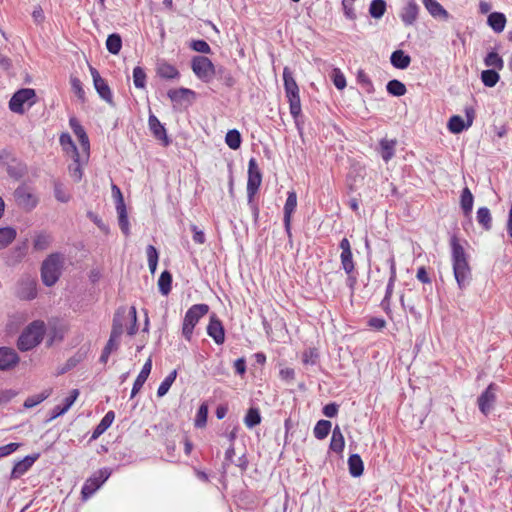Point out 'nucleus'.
<instances>
[{"instance_id": "46", "label": "nucleus", "mask_w": 512, "mask_h": 512, "mask_svg": "<svg viewBox=\"0 0 512 512\" xmlns=\"http://www.w3.org/2000/svg\"><path fill=\"white\" fill-rule=\"evenodd\" d=\"M386 11V2L384 0H372L369 13L375 19H380Z\"/></svg>"}, {"instance_id": "22", "label": "nucleus", "mask_w": 512, "mask_h": 512, "mask_svg": "<svg viewBox=\"0 0 512 512\" xmlns=\"http://www.w3.org/2000/svg\"><path fill=\"white\" fill-rule=\"evenodd\" d=\"M495 401L494 384H490L486 390L479 396L478 405L483 414H487L493 402Z\"/></svg>"}, {"instance_id": "60", "label": "nucleus", "mask_w": 512, "mask_h": 512, "mask_svg": "<svg viewBox=\"0 0 512 512\" xmlns=\"http://www.w3.org/2000/svg\"><path fill=\"white\" fill-rule=\"evenodd\" d=\"M333 83L339 90H342L346 87V79L339 69H335L333 72Z\"/></svg>"}, {"instance_id": "57", "label": "nucleus", "mask_w": 512, "mask_h": 512, "mask_svg": "<svg viewBox=\"0 0 512 512\" xmlns=\"http://www.w3.org/2000/svg\"><path fill=\"white\" fill-rule=\"evenodd\" d=\"M191 48L194 51L203 53V54H209L211 53V48L209 44L205 40H194L191 43Z\"/></svg>"}, {"instance_id": "39", "label": "nucleus", "mask_w": 512, "mask_h": 512, "mask_svg": "<svg viewBox=\"0 0 512 512\" xmlns=\"http://www.w3.org/2000/svg\"><path fill=\"white\" fill-rule=\"evenodd\" d=\"M484 64L487 67H493L495 70H502L504 68V61L495 51H490L484 58Z\"/></svg>"}, {"instance_id": "14", "label": "nucleus", "mask_w": 512, "mask_h": 512, "mask_svg": "<svg viewBox=\"0 0 512 512\" xmlns=\"http://www.w3.org/2000/svg\"><path fill=\"white\" fill-rule=\"evenodd\" d=\"M90 72L93 78L94 87L99 96L107 103L112 104V92L107 82L100 76L99 72L95 68L91 67Z\"/></svg>"}, {"instance_id": "15", "label": "nucleus", "mask_w": 512, "mask_h": 512, "mask_svg": "<svg viewBox=\"0 0 512 512\" xmlns=\"http://www.w3.org/2000/svg\"><path fill=\"white\" fill-rule=\"evenodd\" d=\"M207 334L215 341L216 344H223L225 341V330L222 322L217 318L215 314L210 316L209 323L207 325Z\"/></svg>"}, {"instance_id": "61", "label": "nucleus", "mask_w": 512, "mask_h": 512, "mask_svg": "<svg viewBox=\"0 0 512 512\" xmlns=\"http://www.w3.org/2000/svg\"><path fill=\"white\" fill-rule=\"evenodd\" d=\"M353 1L354 0H343L342 1L345 16L351 20L356 18V14H355L354 8H353Z\"/></svg>"}, {"instance_id": "52", "label": "nucleus", "mask_w": 512, "mask_h": 512, "mask_svg": "<svg viewBox=\"0 0 512 512\" xmlns=\"http://www.w3.org/2000/svg\"><path fill=\"white\" fill-rule=\"evenodd\" d=\"M357 82L361 85V87L369 94L374 92V86L370 77L363 71L360 70L357 74Z\"/></svg>"}, {"instance_id": "30", "label": "nucleus", "mask_w": 512, "mask_h": 512, "mask_svg": "<svg viewBox=\"0 0 512 512\" xmlns=\"http://www.w3.org/2000/svg\"><path fill=\"white\" fill-rule=\"evenodd\" d=\"M474 197L468 187L462 190L460 206L465 216H469L473 209Z\"/></svg>"}, {"instance_id": "41", "label": "nucleus", "mask_w": 512, "mask_h": 512, "mask_svg": "<svg viewBox=\"0 0 512 512\" xmlns=\"http://www.w3.org/2000/svg\"><path fill=\"white\" fill-rule=\"evenodd\" d=\"M176 377H177V370L171 371L165 377V379L161 382V384L158 387V390H157L158 397H163L168 393V391H169L170 387L172 386V384L174 383Z\"/></svg>"}, {"instance_id": "26", "label": "nucleus", "mask_w": 512, "mask_h": 512, "mask_svg": "<svg viewBox=\"0 0 512 512\" xmlns=\"http://www.w3.org/2000/svg\"><path fill=\"white\" fill-rule=\"evenodd\" d=\"M487 23L494 32L501 33L506 25V17L503 13L492 12L487 18Z\"/></svg>"}, {"instance_id": "40", "label": "nucleus", "mask_w": 512, "mask_h": 512, "mask_svg": "<svg viewBox=\"0 0 512 512\" xmlns=\"http://www.w3.org/2000/svg\"><path fill=\"white\" fill-rule=\"evenodd\" d=\"M468 125L464 121V119L459 115L452 116L448 121V129L455 134L461 133L462 131L468 129Z\"/></svg>"}, {"instance_id": "33", "label": "nucleus", "mask_w": 512, "mask_h": 512, "mask_svg": "<svg viewBox=\"0 0 512 512\" xmlns=\"http://www.w3.org/2000/svg\"><path fill=\"white\" fill-rule=\"evenodd\" d=\"M395 146H396V140L382 139L380 141V148H381L380 153H381L382 159L385 162H388L389 160H391L393 158Z\"/></svg>"}, {"instance_id": "47", "label": "nucleus", "mask_w": 512, "mask_h": 512, "mask_svg": "<svg viewBox=\"0 0 512 512\" xmlns=\"http://www.w3.org/2000/svg\"><path fill=\"white\" fill-rule=\"evenodd\" d=\"M477 221L480 225L483 226L485 230H489L491 228V214L487 207H480L477 211Z\"/></svg>"}, {"instance_id": "64", "label": "nucleus", "mask_w": 512, "mask_h": 512, "mask_svg": "<svg viewBox=\"0 0 512 512\" xmlns=\"http://www.w3.org/2000/svg\"><path fill=\"white\" fill-rule=\"evenodd\" d=\"M368 325L376 330H382L386 326V321L383 318L372 317L368 321Z\"/></svg>"}, {"instance_id": "59", "label": "nucleus", "mask_w": 512, "mask_h": 512, "mask_svg": "<svg viewBox=\"0 0 512 512\" xmlns=\"http://www.w3.org/2000/svg\"><path fill=\"white\" fill-rule=\"evenodd\" d=\"M318 353L314 349H309L303 353V363L306 365H315L317 363Z\"/></svg>"}, {"instance_id": "35", "label": "nucleus", "mask_w": 512, "mask_h": 512, "mask_svg": "<svg viewBox=\"0 0 512 512\" xmlns=\"http://www.w3.org/2000/svg\"><path fill=\"white\" fill-rule=\"evenodd\" d=\"M17 236V232L13 227L0 228V250L6 248L12 243Z\"/></svg>"}, {"instance_id": "36", "label": "nucleus", "mask_w": 512, "mask_h": 512, "mask_svg": "<svg viewBox=\"0 0 512 512\" xmlns=\"http://www.w3.org/2000/svg\"><path fill=\"white\" fill-rule=\"evenodd\" d=\"M172 275L169 271L165 270L160 274L158 279V288L162 295L166 296L171 291Z\"/></svg>"}, {"instance_id": "56", "label": "nucleus", "mask_w": 512, "mask_h": 512, "mask_svg": "<svg viewBox=\"0 0 512 512\" xmlns=\"http://www.w3.org/2000/svg\"><path fill=\"white\" fill-rule=\"evenodd\" d=\"M54 195L55 198L62 203H66L70 200V194L65 190L64 186L60 182L54 184Z\"/></svg>"}, {"instance_id": "58", "label": "nucleus", "mask_w": 512, "mask_h": 512, "mask_svg": "<svg viewBox=\"0 0 512 512\" xmlns=\"http://www.w3.org/2000/svg\"><path fill=\"white\" fill-rule=\"evenodd\" d=\"M122 333H123V323L117 316H115L113 319L110 336L113 338L120 339Z\"/></svg>"}, {"instance_id": "12", "label": "nucleus", "mask_w": 512, "mask_h": 512, "mask_svg": "<svg viewBox=\"0 0 512 512\" xmlns=\"http://www.w3.org/2000/svg\"><path fill=\"white\" fill-rule=\"evenodd\" d=\"M339 248L341 249L340 261L342 269L347 275H350L354 272L355 264L349 240L347 238H343L340 241Z\"/></svg>"}, {"instance_id": "51", "label": "nucleus", "mask_w": 512, "mask_h": 512, "mask_svg": "<svg viewBox=\"0 0 512 512\" xmlns=\"http://www.w3.org/2000/svg\"><path fill=\"white\" fill-rule=\"evenodd\" d=\"M133 83L136 88L142 89L146 85V73L140 66H136L133 70Z\"/></svg>"}, {"instance_id": "8", "label": "nucleus", "mask_w": 512, "mask_h": 512, "mask_svg": "<svg viewBox=\"0 0 512 512\" xmlns=\"http://www.w3.org/2000/svg\"><path fill=\"white\" fill-rule=\"evenodd\" d=\"M36 97L34 89L22 88L15 92L9 101V109L18 114L25 112V106L30 108L34 104Z\"/></svg>"}, {"instance_id": "18", "label": "nucleus", "mask_w": 512, "mask_h": 512, "mask_svg": "<svg viewBox=\"0 0 512 512\" xmlns=\"http://www.w3.org/2000/svg\"><path fill=\"white\" fill-rule=\"evenodd\" d=\"M148 126L153 136L156 139L163 141L165 146H167L170 143L167 137L165 127L162 125L159 119L152 113H150L148 118Z\"/></svg>"}, {"instance_id": "16", "label": "nucleus", "mask_w": 512, "mask_h": 512, "mask_svg": "<svg viewBox=\"0 0 512 512\" xmlns=\"http://www.w3.org/2000/svg\"><path fill=\"white\" fill-rule=\"evenodd\" d=\"M38 457H39V454L28 455V456L24 457L23 459L17 461L14 464V467L11 471L10 478L11 479L20 478L33 466V464L38 459Z\"/></svg>"}, {"instance_id": "21", "label": "nucleus", "mask_w": 512, "mask_h": 512, "mask_svg": "<svg viewBox=\"0 0 512 512\" xmlns=\"http://www.w3.org/2000/svg\"><path fill=\"white\" fill-rule=\"evenodd\" d=\"M78 396H79V390L73 389L70 392V395L64 399L63 405H56L52 409L51 419H55V418L65 414L71 408V406L74 404V402L76 401Z\"/></svg>"}, {"instance_id": "27", "label": "nucleus", "mask_w": 512, "mask_h": 512, "mask_svg": "<svg viewBox=\"0 0 512 512\" xmlns=\"http://www.w3.org/2000/svg\"><path fill=\"white\" fill-rule=\"evenodd\" d=\"M52 243V236L44 231L36 233L33 239V249L35 251L46 250Z\"/></svg>"}, {"instance_id": "63", "label": "nucleus", "mask_w": 512, "mask_h": 512, "mask_svg": "<svg viewBox=\"0 0 512 512\" xmlns=\"http://www.w3.org/2000/svg\"><path fill=\"white\" fill-rule=\"evenodd\" d=\"M339 406L336 403H329L323 407V414L328 418H333L338 414Z\"/></svg>"}, {"instance_id": "43", "label": "nucleus", "mask_w": 512, "mask_h": 512, "mask_svg": "<svg viewBox=\"0 0 512 512\" xmlns=\"http://www.w3.org/2000/svg\"><path fill=\"white\" fill-rule=\"evenodd\" d=\"M387 92L392 96L400 97L403 96L407 89L406 86L399 80H390L386 85Z\"/></svg>"}, {"instance_id": "9", "label": "nucleus", "mask_w": 512, "mask_h": 512, "mask_svg": "<svg viewBox=\"0 0 512 512\" xmlns=\"http://www.w3.org/2000/svg\"><path fill=\"white\" fill-rule=\"evenodd\" d=\"M16 296L22 300H32L37 296L36 278L30 275H23L16 285Z\"/></svg>"}, {"instance_id": "48", "label": "nucleus", "mask_w": 512, "mask_h": 512, "mask_svg": "<svg viewBox=\"0 0 512 512\" xmlns=\"http://www.w3.org/2000/svg\"><path fill=\"white\" fill-rule=\"evenodd\" d=\"M208 417V405L206 403H202L198 408L196 413L194 425L196 428H204L207 424Z\"/></svg>"}, {"instance_id": "28", "label": "nucleus", "mask_w": 512, "mask_h": 512, "mask_svg": "<svg viewBox=\"0 0 512 512\" xmlns=\"http://www.w3.org/2000/svg\"><path fill=\"white\" fill-rule=\"evenodd\" d=\"M114 418L115 413L113 411H108L101 419L100 423L94 429L92 439H96L100 435H102L111 426V424L114 421Z\"/></svg>"}, {"instance_id": "5", "label": "nucleus", "mask_w": 512, "mask_h": 512, "mask_svg": "<svg viewBox=\"0 0 512 512\" xmlns=\"http://www.w3.org/2000/svg\"><path fill=\"white\" fill-rule=\"evenodd\" d=\"M208 312L207 304H194L187 310L182 324V335L187 341H191L195 326Z\"/></svg>"}, {"instance_id": "23", "label": "nucleus", "mask_w": 512, "mask_h": 512, "mask_svg": "<svg viewBox=\"0 0 512 512\" xmlns=\"http://www.w3.org/2000/svg\"><path fill=\"white\" fill-rule=\"evenodd\" d=\"M28 251V240L26 239L21 244L17 245L15 248L9 251L6 262L8 265L13 266L17 263L21 262V260L26 256Z\"/></svg>"}, {"instance_id": "49", "label": "nucleus", "mask_w": 512, "mask_h": 512, "mask_svg": "<svg viewBox=\"0 0 512 512\" xmlns=\"http://www.w3.org/2000/svg\"><path fill=\"white\" fill-rule=\"evenodd\" d=\"M261 422V415L257 408H250L244 418V423L248 428H253Z\"/></svg>"}, {"instance_id": "38", "label": "nucleus", "mask_w": 512, "mask_h": 512, "mask_svg": "<svg viewBox=\"0 0 512 512\" xmlns=\"http://www.w3.org/2000/svg\"><path fill=\"white\" fill-rule=\"evenodd\" d=\"M499 79L500 76L495 69H487L481 73V81L486 87H494L498 83Z\"/></svg>"}, {"instance_id": "3", "label": "nucleus", "mask_w": 512, "mask_h": 512, "mask_svg": "<svg viewBox=\"0 0 512 512\" xmlns=\"http://www.w3.org/2000/svg\"><path fill=\"white\" fill-rule=\"evenodd\" d=\"M262 182V174L258 168L255 158H251L248 163V181H247V202L252 210L255 220L259 216V208L254 201V196L257 193Z\"/></svg>"}, {"instance_id": "50", "label": "nucleus", "mask_w": 512, "mask_h": 512, "mask_svg": "<svg viewBox=\"0 0 512 512\" xmlns=\"http://www.w3.org/2000/svg\"><path fill=\"white\" fill-rule=\"evenodd\" d=\"M149 270L152 274L155 273L158 264V252L153 245H148L146 249Z\"/></svg>"}, {"instance_id": "32", "label": "nucleus", "mask_w": 512, "mask_h": 512, "mask_svg": "<svg viewBox=\"0 0 512 512\" xmlns=\"http://www.w3.org/2000/svg\"><path fill=\"white\" fill-rule=\"evenodd\" d=\"M345 445L344 436L339 426H336L332 431V437L330 441V449L334 452H342Z\"/></svg>"}, {"instance_id": "10", "label": "nucleus", "mask_w": 512, "mask_h": 512, "mask_svg": "<svg viewBox=\"0 0 512 512\" xmlns=\"http://www.w3.org/2000/svg\"><path fill=\"white\" fill-rule=\"evenodd\" d=\"M14 198L19 207L31 211L38 204L37 197L26 186H19L14 192Z\"/></svg>"}, {"instance_id": "1", "label": "nucleus", "mask_w": 512, "mask_h": 512, "mask_svg": "<svg viewBox=\"0 0 512 512\" xmlns=\"http://www.w3.org/2000/svg\"><path fill=\"white\" fill-rule=\"evenodd\" d=\"M453 273L460 289L466 288L471 280V269L466 252L456 235L450 238Z\"/></svg>"}, {"instance_id": "6", "label": "nucleus", "mask_w": 512, "mask_h": 512, "mask_svg": "<svg viewBox=\"0 0 512 512\" xmlns=\"http://www.w3.org/2000/svg\"><path fill=\"white\" fill-rule=\"evenodd\" d=\"M194 74L203 82L209 83L212 81L216 73L223 75L225 73L224 68H216L212 61L206 56H195L191 63Z\"/></svg>"}, {"instance_id": "29", "label": "nucleus", "mask_w": 512, "mask_h": 512, "mask_svg": "<svg viewBox=\"0 0 512 512\" xmlns=\"http://www.w3.org/2000/svg\"><path fill=\"white\" fill-rule=\"evenodd\" d=\"M349 473L353 477H359L363 474L364 464L358 454H352L348 458Z\"/></svg>"}, {"instance_id": "55", "label": "nucleus", "mask_w": 512, "mask_h": 512, "mask_svg": "<svg viewBox=\"0 0 512 512\" xmlns=\"http://www.w3.org/2000/svg\"><path fill=\"white\" fill-rule=\"evenodd\" d=\"M69 172L75 182H79L82 179L83 173L79 157L73 156V163L69 166Z\"/></svg>"}, {"instance_id": "53", "label": "nucleus", "mask_w": 512, "mask_h": 512, "mask_svg": "<svg viewBox=\"0 0 512 512\" xmlns=\"http://www.w3.org/2000/svg\"><path fill=\"white\" fill-rule=\"evenodd\" d=\"M187 95H194V92L187 88L171 89L168 91V97L173 102H180Z\"/></svg>"}, {"instance_id": "2", "label": "nucleus", "mask_w": 512, "mask_h": 512, "mask_svg": "<svg viewBox=\"0 0 512 512\" xmlns=\"http://www.w3.org/2000/svg\"><path fill=\"white\" fill-rule=\"evenodd\" d=\"M46 331L45 323L35 320L30 323L20 334L17 347L21 351H29L39 345Z\"/></svg>"}, {"instance_id": "17", "label": "nucleus", "mask_w": 512, "mask_h": 512, "mask_svg": "<svg viewBox=\"0 0 512 512\" xmlns=\"http://www.w3.org/2000/svg\"><path fill=\"white\" fill-rule=\"evenodd\" d=\"M19 356L12 348H0V370H9L15 367L19 362Z\"/></svg>"}, {"instance_id": "24", "label": "nucleus", "mask_w": 512, "mask_h": 512, "mask_svg": "<svg viewBox=\"0 0 512 512\" xmlns=\"http://www.w3.org/2000/svg\"><path fill=\"white\" fill-rule=\"evenodd\" d=\"M116 210L118 213V223L121 231L124 235L128 236L130 233L128 215L126 211V206L124 204V200L117 201Z\"/></svg>"}, {"instance_id": "54", "label": "nucleus", "mask_w": 512, "mask_h": 512, "mask_svg": "<svg viewBox=\"0 0 512 512\" xmlns=\"http://www.w3.org/2000/svg\"><path fill=\"white\" fill-rule=\"evenodd\" d=\"M60 144L61 146L66 150L68 151L69 149L72 151V154L73 156H77V157H80L79 156V152H78V149L76 147V145L74 144L71 136L68 134V133H63L61 136H60Z\"/></svg>"}, {"instance_id": "62", "label": "nucleus", "mask_w": 512, "mask_h": 512, "mask_svg": "<svg viewBox=\"0 0 512 512\" xmlns=\"http://www.w3.org/2000/svg\"><path fill=\"white\" fill-rule=\"evenodd\" d=\"M20 447L19 443H9L4 446H0V458L8 456L15 452Z\"/></svg>"}, {"instance_id": "31", "label": "nucleus", "mask_w": 512, "mask_h": 512, "mask_svg": "<svg viewBox=\"0 0 512 512\" xmlns=\"http://www.w3.org/2000/svg\"><path fill=\"white\" fill-rule=\"evenodd\" d=\"M427 11L433 17H443L448 18V12L443 8V6L437 2L436 0H422Z\"/></svg>"}, {"instance_id": "4", "label": "nucleus", "mask_w": 512, "mask_h": 512, "mask_svg": "<svg viewBox=\"0 0 512 512\" xmlns=\"http://www.w3.org/2000/svg\"><path fill=\"white\" fill-rule=\"evenodd\" d=\"M283 80L286 97L290 106V113L293 118H297L301 113L299 88L294 79L293 72L289 67L283 69Z\"/></svg>"}, {"instance_id": "44", "label": "nucleus", "mask_w": 512, "mask_h": 512, "mask_svg": "<svg viewBox=\"0 0 512 512\" xmlns=\"http://www.w3.org/2000/svg\"><path fill=\"white\" fill-rule=\"evenodd\" d=\"M225 142L227 146L233 150L238 149L241 146L242 137L238 130L232 129L226 133Z\"/></svg>"}, {"instance_id": "19", "label": "nucleus", "mask_w": 512, "mask_h": 512, "mask_svg": "<svg viewBox=\"0 0 512 512\" xmlns=\"http://www.w3.org/2000/svg\"><path fill=\"white\" fill-rule=\"evenodd\" d=\"M152 369V359L148 358L144 363L140 373L136 377L132 390H131V398L135 397L137 393L141 390L143 385L145 384L147 378L149 377Z\"/></svg>"}, {"instance_id": "37", "label": "nucleus", "mask_w": 512, "mask_h": 512, "mask_svg": "<svg viewBox=\"0 0 512 512\" xmlns=\"http://www.w3.org/2000/svg\"><path fill=\"white\" fill-rule=\"evenodd\" d=\"M106 48L111 54L117 55L122 48L121 36L117 33L110 34L106 40Z\"/></svg>"}, {"instance_id": "20", "label": "nucleus", "mask_w": 512, "mask_h": 512, "mask_svg": "<svg viewBox=\"0 0 512 512\" xmlns=\"http://www.w3.org/2000/svg\"><path fill=\"white\" fill-rule=\"evenodd\" d=\"M419 12V6L414 0H409L407 4L403 7L400 17L402 22L406 26H410L414 24V22L417 20Z\"/></svg>"}, {"instance_id": "7", "label": "nucleus", "mask_w": 512, "mask_h": 512, "mask_svg": "<svg viewBox=\"0 0 512 512\" xmlns=\"http://www.w3.org/2000/svg\"><path fill=\"white\" fill-rule=\"evenodd\" d=\"M61 274V256L54 253L49 255L42 263L41 278L42 282L50 287L59 279Z\"/></svg>"}, {"instance_id": "11", "label": "nucleus", "mask_w": 512, "mask_h": 512, "mask_svg": "<svg viewBox=\"0 0 512 512\" xmlns=\"http://www.w3.org/2000/svg\"><path fill=\"white\" fill-rule=\"evenodd\" d=\"M109 473L106 470H100L98 475L88 478L82 486L81 495L83 499L90 498L108 479Z\"/></svg>"}, {"instance_id": "25", "label": "nucleus", "mask_w": 512, "mask_h": 512, "mask_svg": "<svg viewBox=\"0 0 512 512\" xmlns=\"http://www.w3.org/2000/svg\"><path fill=\"white\" fill-rule=\"evenodd\" d=\"M391 64L397 69H406L411 63V57L403 50H395L390 57Z\"/></svg>"}, {"instance_id": "13", "label": "nucleus", "mask_w": 512, "mask_h": 512, "mask_svg": "<svg viewBox=\"0 0 512 512\" xmlns=\"http://www.w3.org/2000/svg\"><path fill=\"white\" fill-rule=\"evenodd\" d=\"M296 207H297V195H296L295 191H289L287 194V199H286L285 205H284V218H283L285 231L289 238L292 237L291 219H292V214L294 213Z\"/></svg>"}, {"instance_id": "45", "label": "nucleus", "mask_w": 512, "mask_h": 512, "mask_svg": "<svg viewBox=\"0 0 512 512\" xmlns=\"http://www.w3.org/2000/svg\"><path fill=\"white\" fill-rule=\"evenodd\" d=\"M50 394H51V389H47L37 395L29 396L24 402V407L25 408L35 407L38 404H40L41 402H43L45 399H47L50 396Z\"/></svg>"}, {"instance_id": "42", "label": "nucleus", "mask_w": 512, "mask_h": 512, "mask_svg": "<svg viewBox=\"0 0 512 512\" xmlns=\"http://www.w3.org/2000/svg\"><path fill=\"white\" fill-rule=\"evenodd\" d=\"M331 430V422L328 420H319L313 430L314 436L322 440L326 438Z\"/></svg>"}, {"instance_id": "34", "label": "nucleus", "mask_w": 512, "mask_h": 512, "mask_svg": "<svg viewBox=\"0 0 512 512\" xmlns=\"http://www.w3.org/2000/svg\"><path fill=\"white\" fill-rule=\"evenodd\" d=\"M157 73L161 78L164 79H175L179 77V71L177 68L169 63H160L157 67Z\"/></svg>"}]
</instances>
